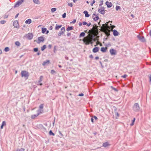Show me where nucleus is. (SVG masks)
<instances>
[{"label":"nucleus","instance_id":"nucleus-63","mask_svg":"<svg viewBox=\"0 0 151 151\" xmlns=\"http://www.w3.org/2000/svg\"><path fill=\"white\" fill-rule=\"evenodd\" d=\"M65 59L66 60H68V57H65Z\"/></svg>","mask_w":151,"mask_h":151},{"label":"nucleus","instance_id":"nucleus-22","mask_svg":"<svg viewBox=\"0 0 151 151\" xmlns=\"http://www.w3.org/2000/svg\"><path fill=\"white\" fill-rule=\"evenodd\" d=\"M62 26V25H58L57 24H56V27H55V30H58Z\"/></svg>","mask_w":151,"mask_h":151},{"label":"nucleus","instance_id":"nucleus-47","mask_svg":"<svg viewBox=\"0 0 151 151\" xmlns=\"http://www.w3.org/2000/svg\"><path fill=\"white\" fill-rule=\"evenodd\" d=\"M83 24L85 25L87 24V23L86 22H82Z\"/></svg>","mask_w":151,"mask_h":151},{"label":"nucleus","instance_id":"nucleus-3","mask_svg":"<svg viewBox=\"0 0 151 151\" xmlns=\"http://www.w3.org/2000/svg\"><path fill=\"white\" fill-rule=\"evenodd\" d=\"M21 75L22 77H24L27 78H28L29 76L28 72L26 71H22Z\"/></svg>","mask_w":151,"mask_h":151},{"label":"nucleus","instance_id":"nucleus-19","mask_svg":"<svg viewBox=\"0 0 151 151\" xmlns=\"http://www.w3.org/2000/svg\"><path fill=\"white\" fill-rule=\"evenodd\" d=\"M32 20L30 19H28L26 20L25 22V23L26 24H29L31 23Z\"/></svg>","mask_w":151,"mask_h":151},{"label":"nucleus","instance_id":"nucleus-26","mask_svg":"<svg viewBox=\"0 0 151 151\" xmlns=\"http://www.w3.org/2000/svg\"><path fill=\"white\" fill-rule=\"evenodd\" d=\"M25 149L23 148H18L16 151H24Z\"/></svg>","mask_w":151,"mask_h":151},{"label":"nucleus","instance_id":"nucleus-42","mask_svg":"<svg viewBox=\"0 0 151 151\" xmlns=\"http://www.w3.org/2000/svg\"><path fill=\"white\" fill-rule=\"evenodd\" d=\"M43 105L42 104H41L39 106V108L40 109H43Z\"/></svg>","mask_w":151,"mask_h":151},{"label":"nucleus","instance_id":"nucleus-12","mask_svg":"<svg viewBox=\"0 0 151 151\" xmlns=\"http://www.w3.org/2000/svg\"><path fill=\"white\" fill-rule=\"evenodd\" d=\"M99 47H96L93 49L92 51L94 53H96L99 51Z\"/></svg>","mask_w":151,"mask_h":151},{"label":"nucleus","instance_id":"nucleus-54","mask_svg":"<svg viewBox=\"0 0 151 151\" xmlns=\"http://www.w3.org/2000/svg\"><path fill=\"white\" fill-rule=\"evenodd\" d=\"M52 45H49L48 46V47L50 49L52 47Z\"/></svg>","mask_w":151,"mask_h":151},{"label":"nucleus","instance_id":"nucleus-32","mask_svg":"<svg viewBox=\"0 0 151 151\" xmlns=\"http://www.w3.org/2000/svg\"><path fill=\"white\" fill-rule=\"evenodd\" d=\"M85 35V33L84 32H82L81 33L80 35V37H84Z\"/></svg>","mask_w":151,"mask_h":151},{"label":"nucleus","instance_id":"nucleus-61","mask_svg":"<svg viewBox=\"0 0 151 151\" xmlns=\"http://www.w3.org/2000/svg\"><path fill=\"white\" fill-rule=\"evenodd\" d=\"M149 35H150L151 37V29L150 30V32H149Z\"/></svg>","mask_w":151,"mask_h":151},{"label":"nucleus","instance_id":"nucleus-48","mask_svg":"<svg viewBox=\"0 0 151 151\" xmlns=\"http://www.w3.org/2000/svg\"><path fill=\"white\" fill-rule=\"evenodd\" d=\"M149 82L151 83V75H150L149 76Z\"/></svg>","mask_w":151,"mask_h":151},{"label":"nucleus","instance_id":"nucleus-23","mask_svg":"<svg viewBox=\"0 0 151 151\" xmlns=\"http://www.w3.org/2000/svg\"><path fill=\"white\" fill-rule=\"evenodd\" d=\"M33 2L37 4H40V2L39 0H33Z\"/></svg>","mask_w":151,"mask_h":151},{"label":"nucleus","instance_id":"nucleus-33","mask_svg":"<svg viewBox=\"0 0 151 151\" xmlns=\"http://www.w3.org/2000/svg\"><path fill=\"white\" fill-rule=\"evenodd\" d=\"M135 118H134L132 120V122L131 124H130L131 126H132L134 125V122L135 121Z\"/></svg>","mask_w":151,"mask_h":151},{"label":"nucleus","instance_id":"nucleus-14","mask_svg":"<svg viewBox=\"0 0 151 151\" xmlns=\"http://www.w3.org/2000/svg\"><path fill=\"white\" fill-rule=\"evenodd\" d=\"M38 40L39 41L38 43H40L41 42H43L44 40V39L43 37L41 36L38 38Z\"/></svg>","mask_w":151,"mask_h":151},{"label":"nucleus","instance_id":"nucleus-51","mask_svg":"<svg viewBox=\"0 0 151 151\" xmlns=\"http://www.w3.org/2000/svg\"><path fill=\"white\" fill-rule=\"evenodd\" d=\"M19 13H18L15 16V19H16V18H17L18 17V15H19Z\"/></svg>","mask_w":151,"mask_h":151},{"label":"nucleus","instance_id":"nucleus-1","mask_svg":"<svg viewBox=\"0 0 151 151\" xmlns=\"http://www.w3.org/2000/svg\"><path fill=\"white\" fill-rule=\"evenodd\" d=\"M140 107L137 103H135L133 106V109L135 112H137L139 111Z\"/></svg>","mask_w":151,"mask_h":151},{"label":"nucleus","instance_id":"nucleus-18","mask_svg":"<svg viewBox=\"0 0 151 151\" xmlns=\"http://www.w3.org/2000/svg\"><path fill=\"white\" fill-rule=\"evenodd\" d=\"M107 47H102L101 48V51L103 52H106V50H107Z\"/></svg>","mask_w":151,"mask_h":151},{"label":"nucleus","instance_id":"nucleus-58","mask_svg":"<svg viewBox=\"0 0 151 151\" xmlns=\"http://www.w3.org/2000/svg\"><path fill=\"white\" fill-rule=\"evenodd\" d=\"M70 35H71V33H69V32H68L67 33V35L68 36H69Z\"/></svg>","mask_w":151,"mask_h":151},{"label":"nucleus","instance_id":"nucleus-44","mask_svg":"<svg viewBox=\"0 0 151 151\" xmlns=\"http://www.w3.org/2000/svg\"><path fill=\"white\" fill-rule=\"evenodd\" d=\"M127 75H126V74H124V75H123V76H122V78H126V77H127Z\"/></svg>","mask_w":151,"mask_h":151},{"label":"nucleus","instance_id":"nucleus-31","mask_svg":"<svg viewBox=\"0 0 151 151\" xmlns=\"http://www.w3.org/2000/svg\"><path fill=\"white\" fill-rule=\"evenodd\" d=\"M15 44L18 46H20V43L19 41H16L15 42Z\"/></svg>","mask_w":151,"mask_h":151},{"label":"nucleus","instance_id":"nucleus-8","mask_svg":"<svg viewBox=\"0 0 151 151\" xmlns=\"http://www.w3.org/2000/svg\"><path fill=\"white\" fill-rule=\"evenodd\" d=\"M13 26L16 28H19V24L18 21L16 20L13 23Z\"/></svg>","mask_w":151,"mask_h":151},{"label":"nucleus","instance_id":"nucleus-45","mask_svg":"<svg viewBox=\"0 0 151 151\" xmlns=\"http://www.w3.org/2000/svg\"><path fill=\"white\" fill-rule=\"evenodd\" d=\"M55 73V71L54 70H51V73L52 74H54V73Z\"/></svg>","mask_w":151,"mask_h":151},{"label":"nucleus","instance_id":"nucleus-34","mask_svg":"<svg viewBox=\"0 0 151 151\" xmlns=\"http://www.w3.org/2000/svg\"><path fill=\"white\" fill-rule=\"evenodd\" d=\"M56 10V9L55 8H53L51 9V11L52 12H54Z\"/></svg>","mask_w":151,"mask_h":151},{"label":"nucleus","instance_id":"nucleus-62","mask_svg":"<svg viewBox=\"0 0 151 151\" xmlns=\"http://www.w3.org/2000/svg\"><path fill=\"white\" fill-rule=\"evenodd\" d=\"M46 34H48L49 32V31L48 30H46Z\"/></svg>","mask_w":151,"mask_h":151},{"label":"nucleus","instance_id":"nucleus-7","mask_svg":"<svg viewBox=\"0 0 151 151\" xmlns=\"http://www.w3.org/2000/svg\"><path fill=\"white\" fill-rule=\"evenodd\" d=\"M43 78V76H40V78L39 80L38 81L37 85L42 86V83H41V82L42 81Z\"/></svg>","mask_w":151,"mask_h":151},{"label":"nucleus","instance_id":"nucleus-20","mask_svg":"<svg viewBox=\"0 0 151 151\" xmlns=\"http://www.w3.org/2000/svg\"><path fill=\"white\" fill-rule=\"evenodd\" d=\"M40 114V112H38L37 114L33 115L31 116V118L32 119H34L36 117L38 116Z\"/></svg>","mask_w":151,"mask_h":151},{"label":"nucleus","instance_id":"nucleus-30","mask_svg":"<svg viewBox=\"0 0 151 151\" xmlns=\"http://www.w3.org/2000/svg\"><path fill=\"white\" fill-rule=\"evenodd\" d=\"M9 48L8 47H6L4 49V51L6 52L9 51Z\"/></svg>","mask_w":151,"mask_h":151},{"label":"nucleus","instance_id":"nucleus-24","mask_svg":"<svg viewBox=\"0 0 151 151\" xmlns=\"http://www.w3.org/2000/svg\"><path fill=\"white\" fill-rule=\"evenodd\" d=\"M109 144L108 142H106L105 143H104L103 144V146L104 147H106L108 146L109 145Z\"/></svg>","mask_w":151,"mask_h":151},{"label":"nucleus","instance_id":"nucleus-25","mask_svg":"<svg viewBox=\"0 0 151 151\" xmlns=\"http://www.w3.org/2000/svg\"><path fill=\"white\" fill-rule=\"evenodd\" d=\"M83 41L86 43V45H88L89 44V42L88 41V40H86L85 39H83Z\"/></svg>","mask_w":151,"mask_h":151},{"label":"nucleus","instance_id":"nucleus-15","mask_svg":"<svg viewBox=\"0 0 151 151\" xmlns=\"http://www.w3.org/2000/svg\"><path fill=\"white\" fill-rule=\"evenodd\" d=\"M33 37V35L32 34H28L27 36V38L29 40L32 39Z\"/></svg>","mask_w":151,"mask_h":151},{"label":"nucleus","instance_id":"nucleus-46","mask_svg":"<svg viewBox=\"0 0 151 151\" xmlns=\"http://www.w3.org/2000/svg\"><path fill=\"white\" fill-rule=\"evenodd\" d=\"M68 5L70 7H72L73 6V4L71 3H69L68 4Z\"/></svg>","mask_w":151,"mask_h":151},{"label":"nucleus","instance_id":"nucleus-2","mask_svg":"<svg viewBox=\"0 0 151 151\" xmlns=\"http://www.w3.org/2000/svg\"><path fill=\"white\" fill-rule=\"evenodd\" d=\"M24 1V0H21L20 1H18L15 4L14 7L15 8L19 7L20 5L22 4Z\"/></svg>","mask_w":151,"mask_h":151},{"label":"nucleus","instance_id":"nucleus-17","mask_svg":"<svg viewBox=\"0 0 151 151\" xmlns=\"http://www.w3.org/2000/svg\"><path fill=\"white\" fill-rule=\"evenodd\" d=\"M83 13L85 14V16L86 17H89L90 15L88 14V12L87 11H84Z\"/></svg>","mask_w":151,"mask_h":151},{"label":"nucleus","instance_id":"nucleus-35","mask_svg":"<svg viewBox=\"0 0 151 151\" xmlns=\"http://www.w3.org/2000/svg\"><path fill=\"white\" fill-rule=\"evenodd\" d=\"M121 9V7L120 6H116V10L118 11L119 9L120 10Z\"/></svg>","mask_w":151,"mask_h":151},{"label":"nucleus","instance_id":"nucleus-27","mask_svg":"<svg viewBox=\"0 0 151 151\" xmlns=\"http://www.w3.org/2000/svg\"><path fill=\"white\" fill-rule=\"evenodd\" d=\"M47 29L45 28H42V32L43 33H44L46 31Z\"/></svg>","mask_w":151,"mask_h":151},{"label":"nucleus","instance_id":"nucleus-5","mask_svg":"<svg viewBox=\"0 0 151 151\" xmlns=\"http://www.w3.org/2000/svg\"><path fill=\"white\" fill-rule=\"evenodd\" d=\"M65 32V27H62L60 29V31L58 33V35L60 36L61 35L63 34Z\"/></svg>","mask_w":151,"mask_h":151},{"label":"nucleus","instance_id":"nucleus-60","mask_svg":"<svg viewBox=\"0 0 151 151\" xmlns=\"http://www.w3.org/2000/svg\"><path fill=\"white\" fill-rule=\"evenodd\" d=\"M82 24H83L82 23L80 22L79 23V26H81L82 25Z\"/></svg>","mask_w":151,"mask_h":151},{"label":"nucleus","instance_id":"nucleus-39","mask_svg":"<svg viewBox=\"0 0 151 151\" xmlns=\"http://www.w3.org/2000/svg\"><path fill=\"white\" fill-rule=\"evenodd\" d=\"M1 125L3 126L6 125V123L5 121H3L2 122Z\"/></svg>","mask_w":151,"mask_h":151},{"label":"nucleus","instance_id":"nucleus-41","mask_svg":"<svg viewBox=\"0 0 151 151\" xmlns=\"http://www.w3.org/2000/svg\"><path fill=\"white\" fill-rule=\"evenodd\" d=\"M66 13H64L62 15V17L63 18H65L66 17Z\"/></svg>","mask_w":151,"mask_h":151},{"label":"nucleus","instance_id":"nucleus-64","mask_svg":"<svg viewBox=\"0 0 151 151\" xmlns=\"http://www.w3.org/2000/svg\"><path fill=\"white\" fill-rule=\"evenodd\" d=\"M2 53V51L1 49H0V54H1Z\"/></svg>","mask_w":151,"mask_h":151},{"label":"nucleus","instance_id":"nucleus-21","mask_svg":"<svg viewBox=\"0 0 151 151\" xmlns=\"http://www.w3.org/2000/svg\"><path fill=\"white\" fill-rule=\"evenodd\" d=\"M73 29V26H68V27L66 29V30L67 31H69L70 30H72Z\"/></svg>","mask_w":151,"mask_h":151},{"label":"nucleus","instance_id":"nucleus-43","mask_svg":"<svg viewBox=\"0 0 151 151\" xmlns=\"http://www.w3.org/2000/svg\"><path fill=\"white\" fill-rule=\"evenodd\" d=\"M76 20L75 19H74L73 21L70 22V24L73 23L74 24L76 23Z\"/></svg>","mask_w":151,"mask_h":151},{"label":"nucleus","instance_id":"nucleus-50","mask_svg":"<svg viewBox=\"0 0 151 151\" xmlns=\"http://www.w3.org/2000/svg\"><path fill=\"white\" fill-rule=\"evenodd\" d=\"M89 58H93V56L92 55H90L89 56Z\"/></svg>","mask_w":151,"mask_h":151},{"label":"nucleus","instance_id":"nucleus-13","mask_svg":"<svg viewBox=\"0 0 151 151\" xmlns=\"http://www.w3.org/2000/svg\"><path fill=\"white\" fill-rule=\"evenodd\" d=\"M50 60H47L45 61H44L43 63H42V65L43 66H45L46 65H48L50 63Z\"/></svg>","mask_w":151,"mask_h":151},{"label":"nucleus","instance_id":"nucleus-9","mask_svg":"<svg viewBox=\"0 0 151 151\" xmlns=\"http://www.w3.org/2000/svg\"><path fill=\"white\" fill-rule=\"evenodd\" d=\"M109 52L111 55H116V50L113 49H111L110 50Z\"/></svg>","mask_w":151,"mask_h":151},{"label":"nucleus","instance_id":"nucleus-38","mask_svg":"<svg viewBox=\"0 0 151 151\" xmlns=\"http://www.w3.org/2000/svg\"><path fill=\"white\" fill-rule=\"evenodd\" d=\"M111 88L112 89L114 90L115 91H117L118 90H117V89L114 87H113L112 86H111Z\"/></svg>","mask_w":151,"mask_h":151},{"label":"nucleus","instance_id":"nucleus-40","mask_svg":"<svg viewBox=\"0 0 151 151\" xmlns=\"http://www.w3.org/2000/svg\"><path fill=\"white\" fill-rule=\"evenodd\" d=\"M33 50L34 52H37L38 51V48H35Z\"/></svg>","mask_w":151,"mask_h":151},{"label":"nucleus","instance_id":"nucleus-6","mask_svg":"<svg viewBox=\"0 0 151 151\" xmlns=\"http://www.w3.org/2000/svg\"><path fill=\"white\" fill-rule=\"evenodd\" d=\"M137 37L142 42H145V39L144 36H141L139 35H138L137 36Z\"/></svg>","mask_w":151,"mask_h":151},{"label":"nucleus","instance_id":"nucleus-37","mask_svg":"<svg viewBox=\"0 0 151 151\" xmlns=\"http://www.w3.org/2000/svg\"><path fill=\"white\" fill-rule=\"evenodd\" d=\"M6 22V21L5 20H2L0 22V23L1 24H5Z\"/></svg>","mask_w":151,"mask_h":151},{"label":"nucleus","instance_id":"nucleus-56","mask_svg":"<svg viewBox=\"0 0 151 151\" xmlns=\"http://www.w3.org/2000/svg\"><path fill=\"white\" fill-rule=\"evenodd\" d=\"M91 25V22H89L88 24L87 23V26H88V27H89Z\"/></svg>","mask_w":151,"mask_h":151},{"label":"nucleus","instance_id":"nucleus-57","mask_svg":"<svg viewBox=\"0 0 151 151\" xmlns=\"http://www.w3.org/2000/svg\"><path fill=\"white\" fill-rule=\"evenodd\" d=\"M59 133L60 135V136H63V134L61 133V132H60V131L59 132Z\"/></svg>","mask_w":151,"mask_h":151},{"label":"nucleus","instance_id":"nucleus-28","mask_svg":"<svg viewBox=\"0 0 151 151\" xmlns=\"http://www.w3.org/2000/svg\"><path fill=\"white\" fill-rule=\"evenodd\" d=\"M46 48V46L45 45H43L42 47L41 48V50L42 51H43Z\"/></svg>","mask_w":151,"mask_h":151},{"label":"nucleus","instance_id":"nucleus-59","mask_svg":"<svg viewBox=\"0 0 151 151\" xmlns=\"http://www.w3.org/2000/svg\"><path fill=\"white\" fill-rule=\"evenodd\" d=\"M96 60H97L99 59V57L98 56H96L95 58Z\"/></svg>","mask_w":151,"mask_h":151},{"label":"nucleus","instance_id":"nucleus-4","mask_svg":"<svg viewBox=\"0 0 151 151\" xmlns=\"http://www.w3.org/2000/svg\"><path fill=\"white\" fill-rule=\"evenodd\" d=\"M98 11L99 12L102 14H105L104 8L103 7H101L99 8Z\"/></svg>","mask_w":151,"mask_h":151},{"label":"nucleus","instance_id":"nucleus-11","mask_svg":"<svg viewBox=\"0 0 151 151\" xmlns=\"http://www.w3.org/2000/svg\"><path fill=\"white\" fill-rule=\"evenodd\" d=\"M106 4L107 5L108 8H110L112 6V3L111 2H109L108 1H106Z\"/></svg>","mask_w":151,"mask_h":151},{"label":"nucleus","instance_id":"nucleus-52","mask_svg":"<svg viewBox=\"0 0 151 151\" xmlns=\"http://www.w3.org/2000/svg\"><path fill=\"white\" fill-rule=\"evenodd\" d=\"M93 120H94V119H93V117H92L91 118V122L93 123V122H93Z\"/></svg>","mask_w":151,"mask_h":151},{"label":"nucleus","instance_id":"nucleus-55","mask_svg":"<svg viewBox=\"0 0 151 151\" xmlns=\"http://www.w3.org/2000/svg\"><path fill=\"white\" fill-rule=\"evenodd\" d=\"M93 117V118H94L96 120H97L98 119L97 117L95 116H94Z\"/></svg>","mask_w":151,"mask_h":151},{"label":"nucleus","instance_id":"nucleus-53","mask_svg":"<svg viewBox=\"0 0 151 151\" xmlns=\"http://www.w3.org/2000/svg\"><path fill=\"white\" fill-rule=\"evenodd\" d=\"M41 53L40 51H39L37 53V55H40L41 54Z\"/></svg>","mask_w":151,"mask_h":151},{"label":"nucleus","instance_id":"nucleus-10","mask_svg":"<svg viewBox=\"0 0 151 151\" xmlns=\"http://www.w3.org/2000/svg\"><path fill=\"white\" fill-rule=\"evenodd\" d=\"M92 18L93 19L96 21L99 19V17L98 16L96 15L95 13H93L92 15Z\"/></svg>","mask_w":151,"mask_h":151},{"label":"nucleus","instance_id":"nucleus-36","mask_svg":"<svg viewBox=\"0 0 151 151\" xmlns=\"http://www.w3.org/2000/svg\"><path fill=\"white\" fill-rule=\"evenodd\" d=\"M103 1H104L103 0H101V1H100V4H99V6H101L103 5Z\"/></svg>","mask_w":151,"mask_h":151},{"label":"nucleus","instance_id":"nucleus-29","mask_svg":"<svg viewBox=\"0 0 151 151\" xmlns=\"http://www.w3.org/2000/svg\"><path fill=\"white\" fill-rule=\"evenodd\" d=\"M50 135L51 136H54L55 134L52 132L51 130H50L49 131V132Z\"/></svg>","mask_w":151,"mask_h":151},{"label":"nucleus","instance_id":"nucleus-16","mask_svg":"<svg viewBox=\"0 0 151 151\" xmlns=\"http://www.w3.org/2000/svg\"><path fill=\"white\" fill-rule=\"evenodd\" d=\"M113 34L115 36L118 35L119 32L116 30L114 29L113 31Z\"/></svg>","mask_w":151,"mask_h":151},{"label":"nucleus","instance_id":"nucleus-49","mask_svg":"<svg viewBox=\"0 0 151 151\" xmlns=\"http://www.w3.org/2000/svg\"><path fill=\"white\" fill-rule=\"evenodd\" d=\"M83 95H84V94L83 93H80L78 95V96H83Z\"/></svg>","mask_w":151,"mask_h":151}]
</instances>
